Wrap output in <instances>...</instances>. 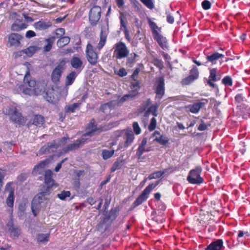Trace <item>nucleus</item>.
<instances>
[{
	"instance_id": "nucleus-1",
	"label": "nucleus",
	"mask_w": 250,
	"mask_h": 250,
	"mask_svg": "<svg viewBox=\"0 0 250 250\" xmlns=\"http://www.w3.org/2000/svg\"><path fill=\"white\" fill-rule=\"evenodd\" d=\"M147 21L149 26L152 31L154 40L158 42L162 49L167 48V43L166 38L159 33L161 31V27H158L156 23L150 18H148Z\"/></svg>"
},
{
	"instance_id": "nucleus-2",
	"label": "nucleus",
	"mask_w": 250,
	"mask_h": 250,
	"mask_svg": "<svg viewBox=\"0 0 250 250\" xmlns=\"http://www.w3.org/2000/svg\"><path fill=\"white\" fill-rule=\"evenodd\" d=\"M51 192V190L42 188L41 191L35 196L31 204L32 211L34 216H37V211L40 209L41 204L43 201L47 200V197L50 194Z\"/></svg>"
},
{
	"instance_id": "nucleus-3",
	"label": "nucleus",
	"mask_w": 250,
	"mask_h": 250,
	"mask_svg": "<svg viewBox=\"0 0 250 250\" xmlns=\"http://www.w3.org/2000/svg\"><path fill=\"white\" fill-rule=\"evenodd\" d=\"M160 180L156 181L155 183H152L149 184L133 202L132 204L133 208L140 205L144 202L146 201L147 199L149 193L160 184Z\"/></svg>"
},
{
	"instance_id": "nucleus-4",
	"label": "nucleus",
	"mask_w": 250,
	"mask_h": 250,
	"mask_svg": "<svg viewBox=\"0 0 250 250\" xmlns=\"http://www.w3.org/2000/svg\"><path fill=\"white\" fill-rule=\"evenodd\" d=\"M202 168L200 166H196L191 169L188 174L187 180L191 184L200 185L204 183V179L201 177Z\"/></svg>"
},
{
	"instance_id": "nucleus-5",
	"label": "nucleus",
	"mask_w": 250,
	"mask_h": 250,
	"mask_svg": "<svg viewBox=\"0 0 250 250\" xmlns=\"http://www.w3.org/2000/svg\"><path fill=\"white\" fill-rule=\"evenodd\" d=\"M5 114L9 115L10 120L15 123L21 125L24 123V120L21 113L15 106H11L6 108Z\"/></svg>"
},
{
	"instance_id": "nucleus-6",
	"label": "nucleus",
	"mask_w": 250,
	"mask_h": 250,
	"mask_svg": "<svg viewBox=\"0 0 250 250\" xmlns=\"http://www.w3.org/2000/svg\"><path fill=\"white\" fill-rule=\"evenodd\" d=\"M106 130V128L104 126L100 125L98 127L95 119L93 118L91 119L86 127V132L82 136L83 137L86 136H92L94 134H99Z\"/></svg>"
},
{
	"instance_id": "nucleus-7",
	"label": "nucleus",
	"mask_w": 250,
	"mask_h": 250,
	"mask_svg": "<svg viewBox=\"0 0 250 250\" xmlns=\"http://www.w3.org/2000/svg\"><path fill=\"white\" fill-rule=\"evenodd\" d=\"M115 46L114 54L117 59L126 58L129 55V50L124 42H120L116 43Z\"/></svg>"
},
{
	"instance_id": "nucleus-8",
	"label": "nucleus",
	"mask_w": 250,
	"mask_h": 250,
	"mask_svg": "<svg viewBox=\"0 0 250 250\" xmlns=\"http://www.w3.org/2000/svg\"><path fill=\"white\" fill-rule=\"evenodd\" d=\"M85 54L88 62L91 65H95L98 62V55L90 43H88L86 45Z\"/></svg>"
},
{
	"instance_id": "nucleus-9",
	"label": "nucleus",
	"mask_w": 250,
	"mask_h": 250,
	"mask_svg": "<svg viewBox=\"0 0 250 250\" xmlns=\"http://www.w3.org/2000/svg\"><path fill=\"white\" fill-rule=\"evenodd\" d=\"M101 8L100 6H93L89 12V20L92 26H95L101 18Z\"/></svg>"
},
{
	"instance_id": "nucleus-10",
	"label": "nucleus",
	"mask_w": 250,
	"mask_h": 250,
	"mask_svg": "<svg viewBox=\"0 0 250 250\" xmlns=\"http://www.w3.org/2000/svg\"><path fill=\"white\" fill-rule=\"evenodd\" d=\"M65 62L62 60L56 66L51 73V80L53 82L56 83L60 81L62 73L64 70Z\"/></svg>"
},
{
	"instance_id": "nucleus-11",
	"label": "nucleus",
	"mask_w": 250,
	"mask_h": 250,
	"mask_svg": "<svg viewBox=\"0 0 250 250\" xmlns=\"http://www.w3.org/2000/svg\"><path fill=\"white\" fill-rule=\"evenodd\" d=\"M155 92L156 94V97L160 99H162L165 94V79L163 76L157 78L155 83Z\"/></svg>"
},
{
	"instance_id": "nucleus-12",
	"label": "nucleus",
	"mask_w": 250,
	"mask_h": 250,
	"mask_svg": "<svg viewBox=\"0 0 250 250\" xmlns=\"http://www.w3.org/2000/svg\"><path fill=\"white\" fill-rule=\"evenodd\" d=\"M86 140L87 139L82 136L81 138L76 140L73 143L69 144L65 147H64L62 151L63 153H66L69 151L75 150L83 146L86 142Z\"/></svg>"
},
{
	"instance_id": "nucleus-13",
	"label": "nucleus",
	"mask_w": 250,
	"mask_h": 250,
	"mask_svg": "<svg viewBox=\"0 0 250 250\" xmlns=\"http://www.w3.org/2000/svg\"><path fill=\"white\" fill-rule=\"evenodd\" d=\"M13 184V183L12 182H8V183L6 184L5 188V192H8V195L6 200V203L7 205L11 208H13L15 199V189L12 187Z\"/></svg>"
},
{
	"instance_id": "nucleus-14",
	"label": "nucleus",
	"mask_w": 250,
	"mask_h": 250,
	"mask_svg": "<svg viewBox=\"0 0 250 250\" xmlns=\"http://www.w3.org/2000/svg\"><path fill=\"white\" fill-rule=\"evenodd\" d=\"M59 147V144L57 141L53 140L52 142H48L42 146L40 149V153L42 154L54 153Z\"/></svg>"
},
{
	"instance_id": "nucleus-15",
	"label": "nucleus",
	"mask_w": 250,
	"mask_h": 250,
	"mask_svg": "<svg viewBox=\"0 0 250 250\" xmlns=\"http://www.w3.org/2000/svg\"><path fill=\"white\" fill-rule=\"evenodd\" d=\"M53 172L50 169L46 170L44 173V183L42 188L51 191L53 186L55 184V181L53 179Z\"/></svg>"
},
{
	"instance_id": "nucleus-16",
	"label": "nucleus",
	"mask_w": 250,
	"mask_h": 250,
	"mask_svg": "<svg viewBox=\"0 0 250 250\" xmlns=\"http://www.w3.org/2000/svg\"><path fill=\"white\" fill-rule=\"evenodd\" d=\"M217 69L216 68H212L209 70V76L208 77L207 83L208 85L211 88H215L218 90V86L214 83L213 82L219 81L221 79V76L218 75Z\"/></svg>"
},
{
	"instance_id": "nucleus-17",
	"label": "nucleus",
	"mask_w": 250,
	"mask_h": 250,
	"mask_svg": "<svg viewBox=\"0 0 250 250\" xmlns=\"http://www.w3.org/2000/svg\"><path fill=\"white\" fill-rule=\"evenodd\" d=\"M207 99H202L201 101L192 104H189L185 106V108L192 113H197L201 108L208 103Z\"/></svg>"
},
{
	"instance_id": "nucleus-18",
	"label": "nucleus",
	"mask_w": 250,
	"mask_h": 250,
	"mask_svg": "<svg viewBox=\"0 0 250 250\" xmlns=\"http://www.w3.org/2000/svg\"><path fill=\"white\" fill-rule=\"evenodd\" d=\"M23 37L18 33H11L8 36V43L10 46H19L21 44V40Z\"/></svg>"
},
{
	"instance_id": "nucleus-19",
	"label": "nucleus",
	"mask_w": 250,
	"mask_h": 250,
	"mask_svg": "<svg viewBox=\"0 0 250 250\" xmlns=\"http://www.w3.org/2000/svg\"><path fill=\"white\" fill-rule=\"evenodd\" d=\"M224 56V54L219 53L217 52L210 53L206 57V63L209 62L212 65L216 64L217 63V61L220 59H222Z\"/></svg>"
},
{
	"instance_id": "nucleus-20",
	"label": "nucleus",
	"mask_w": 250,
	"mask_h": 250,
	"mask_svg": "<svg viewBox=\"0 0 250 250\" xmlns=\"http://www.w3.org/2000/svg\"><path fill=\"white\" fill-rule=\"evenodd\" d=\"M52 25L50 21L46 20H41L34 23L33 26L36 30L43 31L47 29Z\"/></svg>"
},
{
	"instance_id": "nucleus-21",
	"label": "nucleus",
	"mask_w": 250,
	"mask_h": 250,
	"mask_svg": "<svg viewBox=\"0 0 250 250\" xmlns=\"http://www.w3.org/2000/svg\"><path fill=\"white\" fill-rule=\"evenodd\" d=\"M72 67L76 69L78 73H80L83 69V62L81 59L77 57H73L70 61Z\"/></svg>"
},
{
	"instance_id": "nucleus-22",
	"label": "nucleus",
	"mask_w": 250,
	"mask_h": 250,
	"mask_svg": "<svg viewBox=\"0 0 250 250\" xmlns=\"http://www.w3.org/2000/svg\"><path fill=\"white\" fill-rule=\"evenodd\" d=\"M48 161L47 160H45L40 162L37 165L34 166L32 174L34 175L42 174L44 171V169L46 166L48 164Z\"/></svg>"
},
{
	"instance_id": "nucleus-23",
	"label": "nucleus",
	"mask_w": 250,
	"mask_h": 250,
	"mask_svg": "<svg viewBox=\"0 0 250 250\" xmlns=\"http://www.w3.org/2000/svg\"><path fill=\"white\" fill-rule=\"evenodd\" d=\"M246 92L243 90H239L238 93L235 97V100L236 103L237 104V106H243L244 105V102L247 101L246 98Z\"/></svg>"
},
{
	"instance_id": "nucleus-24",
	"label": "nucleus",
	"mask_w": 250,
	"mask_h": 250,
	"mask_svg": "<svg viewBox=\"0 0 250 250\" xmlns=\"http://www.w3.org/2000/svg\"><path fill=\"white\" fill-rule=\"evenodd\" d=\"M107 38V34L105 31L103 29H101L100 35V41L97 45L96 49L100 50L105 45Z\"/></svg>"
},
{
	"instance_id": "nucleus-25",
	"label": "nucleus",
	"mask_w": 250,
	"mask_h": 250,
	"mask_svg": "<svg viewBox=\"0 0 250 250\" xmlns=\"http://www.w3.org/2000/svg\"><path fill=\"white\" fill-rule=\"evenodd\" d=\"M24 84L29 86V87L32 88L35 87L36 85V82L30 75L29 70L26 71L23 79Z\"/></svg>"
},
{
	"instance_id": "nucleus-26",
	"label": "nucleus",
	"mask_w": 250,
	"mask_h": 250,
	"mask_svg": "<svg viewBox=\"0 0 250 250\" xmlns=\"http://www.w3.org/2000/svg\"><path fill=\"white\" fill-rule=\"evenodd\" d=\"M223 247V241L222 239H217L211 242L205 250H221Z\"/></svg>"
},
{
	"instance_id": "nucleus-27",
	"label": "nucleus",
	"mask_w": 250,
	"mask_h": 250,
	"mask_svg": "<svg viewBox=\"0 0 250 250\" xmlns=\"http://www.w3.org/2000/svg\"><path fill=\"white\" fill-rule=\"evenodd\" d=\"M134 135L130 129H127L125 132V142L124 143V147H128L134 140Z\"/></svg>"
},
{
	"instance_id": "nucleus-28",
	"label": "nucleus",
	"mask_w": 250,
	"mask_h": 250,
	"mask_svg": "<svg viewBox=\"0 0 250 250\" xmlns=\"http://www.w3.org/2000/svg\"><path fill=\"white\" fill-rule=\"evenodd\" d=\"M28 24L24 22H22L21 20H17L11 25V29L14 31H20L26 28Z\"/></svg>"
},
{
	"instance_id": "nucleus-29",
	"label": "nucleus",
	"mask_w": 250,
	"mask_h": 250,
	"mask_svg": "<svg viewBox=\"0 0 250 250\" xmlns=\"http://www.w3.org/2000/svg\"><path fill=\"white\" fill-rule=\"evenodd\" d=\"M16 89L18 92L22 93L24 94L27 95H31L34 92L33 89H32L31 87H25L24 84L18 85V86H16Z\"/></svg>"
},
{
	"instance_id": "nucleus-30",
	"label": "nucleus",
	"mask_w": 250,
	"mask_h": 250,
	"mask_svg": "<svg viewBox=\"0 0 250 250\" xmlns=\"http://www.w3.org/2000/svg\"><path fill=\"white\" fill-rule=\"evenodd\" d=\"M45 123L44 117L41 115H35L33 119L32 124L38 126L42 127Z\"/></svg>"
},
{
	"instance_id": "nucleus-31",
	"label": "nucleus",
	"mask_w": 250,
	"mask_h": 250,
	"mask_svg": "<svg viewBox=\"0 0 250 250\" xmlns=\"http://www.w3.org/2000/svg\"><path fill=\"white\" fill-rule=\"evenodd\" d=\"M79 74L75 71H71L66 77L65 85L67 86L71 85Z\"/></svg>"
},
{
	"instance_id": "nucleus-32",
	"label": "nucleus",
	"mask_w": 250,
	"mask_h": 250,
	"mask_svg": "<svg viewBox=\"0 0 250 250\" xmlns=\"http://www.w3.org/2000/svg\"><path fill=\"white\" fill-rule=\"evenodd\" d=\"M46 90L45 85L43 83H38L33 89L34 93L35 95H40L43 94Z\"/></svg>"
},
{
	"instance_id": "nucleus-33",
	"label": "nucleus",
	"mask_w": 250,
	"mask_h": 250,
	"mask_svg": "<svg viewBox=\"0 0 250 250\" xmlns=\"http://www.w3.org/2000/svg\"><path fill=\"white\" fill-rule=\"evenodd\" d=\"M139 56L135 53H131L129 56L127 57L126 65L127 67H132L136 62V58Z\"/></svg>"
},
{
	"instance_id": "nucleus-34",
	"label": "nucleus",
	"mask_w": 250,
	"mask_h": 250,
	"mask_svg": "<svg viewBox=\"0 0 250 250\" xmlns=\"http://www.w3.org/2000/svg\"><path fill=\"white\" fill-rule=\"evenodd\" d=\"M173 167H170L168 168L165 169L163 171H158L154 172L151 174H150L147 177L148 179L150 180L153 179H157L160 178L162 176L165 172H167L169 169H172Z\"/></svg>"
},
{
	"instance_id": "nucleus-35",
	"label": "nucleus",
	"mask_w": 250,
	"mask_h": 250,
	"mask_svg": "<svg viewBox=\"0 0 250 250\" xmlns=\"http://www.w3.org/2000/svg\"><path fill=\"white\" fill-rule=\"evenodd\" d=\"M38 50L36 46H30L27 48L22 50L21 52L25 54L27 57H32Z\"/></svg>"
},
{
	"instance_id": "nucleus-36",
	"label": "nucleus",
	"mask_w": 250,
	"mask_h": 250,
	"mask_svg": "<svg viewBox=\"0 0 250 250\" xmlns=\"http://www.w3.org/2000/svg\"><path fill=\"white\" fill-rule=\"evenodd\" d=\"M119 211V209L118 208H112L109 211V214L105 218V219L107 220H115L118 215Z\"/></svg>"
},
{
	"instance_id": "nucleus-37",
	"label": "nucleus",
	"mask_w": 250,
	"mask_h": 250,
	"mask_svg": "<svg viewBox=\"0 0 250 250\" xmlns=\"http://www.w3.org/2000/svg\"><path fill=\"white\" fill-rule=\"evenodd\" d=\"M56 40V37L54 36L49 37L45 41L47 44L43 47L44 50L46 52L49 51L52 47V45Z\"/></svg>"
},
{
	"instance_id": "nucleus-38",
	"label": "nucleus",
	"mask_w": 250,
	"mask_h": 250,
	"mask_svg": "<svg viewBox=\"0 0 250 250\" xmlns=\"http://www.w3.org/2000/svg\"><path fill=\"white\" fill-rule=\"evenodd\" d=\"M124 162V160L121 157L117 158V159L114 163L113 165H112L111 168V171L114 172L117 169H120L122 167V166L123 165Z\"/></svg>"
},
{
	"instance_id": "nucleus-39",
	"label": "nucleus",
	"mask_w": 250,
	"mask_h": 250,
	"mask_svg": "<svg viewBox=\"0 0 250 250\" xmlns=\"http://www.w3.org/2000/svg\"><path fill=\"white\" fill-rule=\"evenodd\" d=\"M70 39L69 37L63 36L58 40L57 45L59 47H62L68 44L70 42Z\"/></svg>"
},
{
	"instance_id": "nucleus-40",
	"label": "nucleus",
	"mask_w": 250,
	"mask_h": 250,
	"mask_svg": "<svg viewBox=\"0 0 250 250\" xmlns=\"http://www.w3.org/2000/svg\"><path fill=\"white\" fill-rule=\"evenodd\" d=\"M158 105L157 104H153L150 106L145 112V116H147L149 114H152L154 117H156L158 115L157 110Z\"/></svg>"
},
{
	"instance_id": "nucleus-41",
	"label": "nucleus",
	"mask_w": 250,
	"mask_h": 250,
	"mask_svg": "<svg viewBox=\"0 0 250 250\" xmlns=\"http://www.w3.org/2000/svg\"><path fill=\"white\" fill-rule=\"evenodd\" d=\"M9 230L12 237H18L21 233L20 229L13 225L9 228Z\"/></svg>"
},
{
	"instance_id": "nucleus-42",
	"label": "nucleus",
	"mask_w": 250,
	"mask_h": 250,
	"mask_svg": "<svg viewBox=\"0 0 250 250\" xmlns=\"http://www.w3.org/2000/svg\"><path fill=\"white\" fill-rule=\"evenodd\" d=\"M115 150L112 149L111 150L104 149L102 150V156L104 160H107L113 156Z\"/></svg>"
},
{
	"instance_id": "nucleus-43",
	"label": "nucleus",
	"mask_w": 250,
	"mask_h": 250,
	"mask_svg": "<svg viewBox=\"0 0 250 250\" xmlns=\"http://www.w3.org/2000/svg\"><path fill=\"white\" fill-rule=\"evenodd\" d=\"M151 104V101L150 99H147L146 100L143 101V102L141 104L140 106V111L141 112H143L144 111H146V109L150 106V105Z\"/></svg>"
},
{
	"instance_id": "nucleus-44",
	"label": "nucleus",
	"mask_w": 250,
	"mask_h": 250,
	"mask_svg": "<svg viewBox=\"0 0 250 250\" xmlns=\"http://www.w3.org/2000/svg\"><path fill=\"white\" fill-rule=\"evenodd\" d=\"M81 103H74L65 107V110L66 112L74 113L77 108H78Z\"/></svg>"
},
{
	"instance_id": "nucleus-45",
	"label": "nucleus",
	"mask_w": 250,
	"mask_h": 250,
	"mask_svg": "<svg viewBox=\"0 0 250 250\" xmlns=\"http://www.w3.org/2000/svg\"><path fill=\"white\" fill-rule=\"evenodd\" d=\"M149 151V149H146L145 146H139V147L137 150L136 155L138 159H141L142 158V156L145 152H148Z\"/></svg>"
},
{
	"instance_id": "nucleus-46",
	"label": "nucleus",
	"mask_w": 250,
	"mask_h": 250,
	"mask_svg": "<svg viewBox=\"0 0 250 250\" xmlns=\"http://www.w3.org/2000/svg\"><path fill=\"white\" fill-rule=\"evenodd\" d=\"M71 196V192L70 191L63 190L60 193H58L57 195L61 200H65L67 197H69Z\"/></svg>"
},
{
	"instance_id": "nucleus-47",
	"label": "nucleus",
	"mask_w": 250,
	"mask_h": 250,
	"mask_svg": "<svg viewBox=\"0 0 250 250\" xmlns=\"http://www.w3.org/2000/svg\"><path fill=\"white\" fill-rule=\"evenodd\" d=\"M49 237L48 234H40L37 236V241L41 243L46 242L48 241Z\"/></svg>"
},
{
	"instance_id": "nucleus-48",
	"label": "nucleus",
	"mask_w": 250,
	"mask_h": 250,
	"mask_svg": "<svg viewBox=\"0 0 250 250\" xmlns=\"http://www.w3.org/2000/svg\"><path fill=\"white\" fill-rule=\"evenodd\" d=\"M189 75L194 78L196 80L199 77V73L197 67L193 65L191 69L189 71Z\"/></svg>"
},
{
	"instance_id": "nucleus-49",
	"label": "nucleus",
	"mask_w": 250,
	"mask_h": 250,
	"mask_svg": "<svg viewBox=\"0 0 250 250\" xmlns=\"http://www.w3.org/2000/svg\"><path fill=\"white\" fill-rule=\"evenodd\" d=\"M155 141L161 145H165L168 143L169 140L167 137L161 135L159 137H156Z\"/></svg>"
},
{
	"instance_id": "nucleus-50",
	"label": "nucleus",
	"mask_w": 250,
	"mask_h": 250,
	"mask_svg": "<svg viewBox=\"0 0 250 250\" xmlns=\"http://www.w3.org/2000/svg\"><path fill=\"white\" fill-rule=\"evenodd\" d=\"M195 80L194 78L189 75V76L182 80L181 83L183 85H189Z\"/></svg>"
},
{
	"instance_id": "nucleus-51",
	"label": "nucleus",
	"mask_w": 250,
	"mask_h": 250,
	"mask_svg": "<svg viewBox=\"0 0 250 250\" xmlns=\"http://www.w3.org/2000/svg\"><path fill=\"white\" fill-rule=\"evenodd\" d=\"M119 19L121 24L120 29H122V28H124V31H125V30H128L127 28V21L126 20L125 17L123 16V15H121L120 16Z\"/></svg>"
},
{
	"instance_id": "nucleus-52",
	"label": "nucleus",
	"mask_w": 250,
	"mask_h": 250,
	"mask_svg": "<svg viewBox=\"0 0 250 250\" xmlns=\"http://www.w3.org/2000/svg\"><path fill=\"white\" fill-rule=\"evenodd\" d=\"M222 83L225 85L231 86L232 85V80L230 76H227L223 78Z\"/></svg>"
},
{
	"instance_id": "nucleus-53",
	"label": "nucleus",
	"mask_w": 250,
	"mask_h": 250,
	"mask_svg": "<svg viewBox=\"0 0 250 250\" xmlns=\"http://www.w3.org/2000/svg\"><path fill=\"white\" fill-rule=\"evenodd\" d=\"M64 34L65 30L62 28H57L54 32V34L56 35V39L62 37V36H63ZM54 36L55 37V36Z\"/></svg>"
},
{
	"instance_id": "nucleus-54",
	"label": "nucleus",
	"mask_w": 250,
	"mask_h": 250,
	"mask_svg": "<svg viewBox=\"0 0 250 250\" xmlns=\"http://www.w3.org/2000/svg\"><path fill=\"white\" fill-rule=\"evenodd\" d=\"M138 89H131L127 94L130 99H132L138 94Z\"/></svg>"
},
{
	"instance_id": "nucleus-55",
	"label": "nucleus",
	"mask_w": 250,
	"mask_h": 250,
	"mask_svg": "<svg viewBox=\"0 0 250 250\" xmlns=\"http://www.w3.org/2000/svg\"><path fill=\"white\" fill-rule=\"evenodd\" d=\"M157 125V121L155 117L152 118L150 120V123L148 125V129L151 131L154 130Z\"/></svg>"
},
{
	"instance_id": "nucleus-56",
	"label": "nucleus",
	"mask_w": 250,
	"mask_h": 250,
	"mask_svg": "<svg viewBox=\"0 0 250 250\" xmlns=\"http://www.w3.org/2000/svg\"><path fill=\"white\" fill-rule=\"evenodd\" d=\"M133 128L134 132L136 135H138L141 133V129L138 124V123L136 122H134L133 123Z\"/></svg>"
},
{
	"instance_id": "nucleus-57",
	"label": "nucleus",
	"mask_w": 250,
	"mask_h": 250,
	"mask_svg": "<svg viewBox=\"0 0 250 250\" xmlns=\"http://www.w3.org/2000/svg\"><path fill=\"white\" fill-rule=\"evenodd\" d=\"M146 7L149 9H152L154 7V4L152 0H140Z\"/></svg>"
},
{
	"instance_id": "nucleus-58",
	"label": "nucleus",
	"mask_w": 250,
	"mask_h": 250,
	"mask_svg": "<svg viewBox=\"0 0 250 250\" xmlns=\"http://www.w3.org/2000/svg\"><path fill=\"white\" fill-rule=\"evenodd\" d=\"M154 64L160 69H162L163 67V62L162 61L158 59H154Z\"/></svg>"
},
{
	"instance_id": "nucleus-59",
	"label": "nucleus",
	"mask_w": 250,
	"mask_h": 250,
	"mask_svg": "<svg viewBox=\"0 0 250 250\" xmlns=\"http://www.w3.org/2000/svg\"><path fill=\"white\" fill-rule=\"evenodd\" d=\"M202 6L204 10H208L210 9L211 7V3L209 1L205 0L202 2Z\"/></svg>"
},
{
	"instance_id": "nucleus-60",
	"label": "nucleus",
	"mask_w": 250,
	"mask_h": 250,
	"mask_svg": "<svg viewBox=\"0 0 250 250\" xmlns=\"http://www.w3.org/2000/svg\"><path fill=\"white\" fill-rule=\"evenodd\" d=\"M167 16V21L168 23L170 24H172L174 22V18L173 16L171 15L169 11H166Z\"/></svg>"
},
{
	"instance_id": "nucleus-61",
	"label": "nucleus",
	"mask_w": 250,
	"mask_h": 250,
	"mask_svg": "<svg viewBox=\"0 0 250 250\" xmlns=\"http://www.w3.org/2000/svg\"><path fill=\"white\" fill-rule=\"evenodd\" d=\"M130 99L127 94L125 95L121 98L117 102L118 105H121L125 102Z\"/></svg>"
},
{
	"instance_id": "nucleus-62",
	"label": "nucleus",
	"mask_w": 250,
	"mask_h": 250,
	"mask_svg": "<svg viewBox=\"0 0 250 250\" xmlns=\"http://www.w3.org/2000/svg\"><path fill=\"white\" fill-rule=\"evenodd\" d=\"M69 139L68 137H63L60 139L58 142H57L58 144H59V147L61 146H64L67 143V140Z\"/></svg>"
},
{
	"instance_id": "nucleus-63",
	"label": "nucleus",
	"mask_w": 250,
	"mask_h": 250,
	"mask_svg": "<svg viewBox=\"0 0 250 250\" xmlns=\"http://www.w3.org/2000/svg\"><path fill=\"white\" fill-rule=\"evenodd\" d=\"M36 33L32 30H28L26 32L25 37L26 38H31L36 36Z\"/></svg>"
},
{
	"instance_id": "nucleus-64",
	"label": "nucleus",
	"mask_w": 250,
	"mask_h": 250,
	"mask_svg": "<svg viewBox=\"0 0 250 250\" xmlns=\"http://www.w3.org/2000/svg\"><path fill=\"white\" fill-rule=\"evenodd\" d=\"M127 73L125 70V68H120L119 71H118V72L117 73V74L120 76V77H124V76H125L126 75H127Z\"/></svg>"
}]
</instances>
